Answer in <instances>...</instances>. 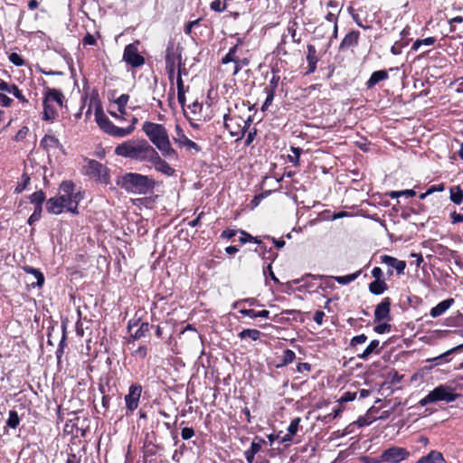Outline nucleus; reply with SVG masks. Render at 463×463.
Segmentation results:
<instances>
[{"label": "nucleus", "mask_w": 463, "mask_h": 463, "mask_svg": "<svg viewBox=\"0 0 463 463\" xmlns=\"http://www.w3.org/2000/svg\"><path fill=\"white\" fill-rule=\"evenodd\" d=\"M81 199L80 193L75 192V184L71 181H63L59 187L58 195L47 201L46 209L52 214H60L64 210L77 213Z\"/></svg>", "instance_id": "1"}, {"label": "nucleus", "mask_w": 463, "mask_h": 463, "mask_svg": "<svg viewBox=\"0 0 463 463\" xmlns=\"http://www.w3.org/2000/svg\"><path fill=\"white\" fill-rule=\"evenodd\" d=\"M142 130L164 157L177 158V153L171 145L168 131L164 125L146 121L142 126Z\"/></svg>", "instance_id": "2"}, {"label": "nucleus", "mask_w": 463, "mask_h": 463, "mask_svg": "<svg viewBox=\"0 0 463 463\" xmlns=\"http://www.w3.org/2000/svg\"><path fill=\"white\" fill-rule=\"evenodd\" d=\"M154 147L145 139H129L115 147V154L131 160L145 162L150 157Z\"/></svg>", "instance_id": "3"}, {"label": "nucleus", "mask_w": 463, "mask_h": 463, "mask_svg": "<svg viewBox=\"0 0 463 463\" xmlns=\"http://www.w3.org/2000/svg\"><path fill=\"white\" fill-rule=\"evenodd\" d=\"M116 184L126 192L134 194H146L156 185L153 178L137 173H127L118 176Z\"/></svg>", "instance_id": "4"}, {"label": "nucleus", "mask_w": 463, "mask_h": 463, "mask_svg": "<svg viewBox=\"0 0 463 463\" xmlns=\"http://www.w3.org/2000/svg\"><path fill=\"white\" fill-rule=\"evenodd\" d=\"M224 127L229 131L230 135L235 137L236 141L241 140L246 130L250 128L251 118H243L239 115L225 114L223 117Z\"/></svg>", "instance_id": "5"}, {"label": "nucleus", "mask_w": 463, "mask_h": 463, "mask_svg": "<svg viewBox=\"0 0 463 463\" xmlns=\"http://www.w3.org/2000/svg\"><path fill=\"white\" fill-rule=\"evenodd\" d=\"M459 395L455 392L454 389L446 384H440L430 391L424 398H422L419 404L420 406H426L429 403L437 402H452Z\"/></svg>", "instance_id": "6"}, {"label": "nucleus", "mask_w": 463, "mask_h": 463, "mask_svg": "<svg viewBox=\"0 0 463 463\" xmlns=\"http://www.w3.org/2000/svg\"><path fill=\"white\" fill-rule=\"evenodd\" d=\"M95 120L99 127L112 137H124L132 133L133 127L119 128L115 126L105 115L101 108L95 110Z\"/></svg>", "instance_id": "7"}, {"label": "nucleus", "mask_w": 463, "mask_h": 463, "mask_svg": "<svg viewBox=\"0 0 463 463\" xmlns=\"http://www.w3.org/2000/svg\"><path fill=\"white\" fill-rule=\"evenodd\" d=\"M411 453L402 447L391 446L383 449L373 463H401L409 458Z\"/></svg>", "instance_id": "8"}, {"label": "nucleus", "mask_w": 463, "mask_h": 463, "mask_svg": "<svg viewBox=\"0 0 463 463\" xmlns=\"http://www.w3.org/2000/svg\"><path fill=\"white\" fill-rule=\"evenodd\" d=\"M165 58L166 67H177V71H184L186 73V70L182 61V47L179 43L170 40L165 49Z\"/></svg>", "instance_id": "9"}, {"label": "nucleus", "mask_w": 463, "mask_h": 463, "mask_svg": "<svg viewBox=\"0 0 463 463\" xmlns=\"http://www.w3.org/2000/svg\"><path fill=\"white\" fill-rule=\"evenodd\" d=\"M86 175L95 178L99 183L106 184H109L110 178L109 168L94 159L88 161L86 165Z\"/></svg>", "instance_id": "10"}, {"label": "nucleus", "mask_w": 463, "mask_h": 463, "mask_svg": "<svg viewBox=\"0 0 463 463\" xmlns=\"http://www.w3.org/2000/svg\"><path fill=\"white\" fill-rule=\"evenodd\" d=\"M123 61L132 67H139L145 63V59L138 52L137 44H128L124 49Z\"/></svg>", "instance_id": "11"}, {"label": "nucleus", "mask_w": 463, "mask_h": 463, "mask_svg": "<svg viewBox=\"0 0 463 463\" xmlns=\"http://www.w3.org/2000/svg\"><path fill=\"white\" fill-rule=\"evenodd\" d=\"M147 161L153 165L156 171L167 176H172L175 173L174 168H172L170 165L159 156L158 152L155 148Z\"/></svg>", "instance_id": "12"}, {"label": "nucleus", "mask_w": 463, "mask_h": 463, "mask_svg": "<svg viewBox=\"0 0 463 463\" xmlns=\"http://www.w3.org/2000/svg\"><path fill=\"white\" fill-rule=\"evenodd\" d=\"M141 392L142 386L139 384H133L129 387L128 393L125 396V402L127 409L130 412L137 409Z\"/></svg>", "instance_id": "13"}, {"label": "nucleus", "mask_w": 463, "mask_h": 463, "mask_svg": "<svg viewBox=\"0 0 463 463\" xmlns=\"http://www.w3.org/2000/svg\"><path fill=\"white\" fill-rule=\"evenodd\" d=\"M391 299L384 298L380 304H378L374 310V321L380 322L382 320L390 321L391 316Z\"/></svg>", "instance_id": "14"}, {"label": "nucleus", "mask_w": 463, "mask_h": 463, "mask_svg": "<svg viewBox=\"0 0 463 463\" xmlns=\"http://www.w3.org/2000/svg\"><path fill=\"white\" fill-rule=\"evenodd\" d=\"M176 137L174 140L176 144L181 146L186 147L188 150L194 149L196 152L200 151V146L194 141L190 140L184 133L183 129L179 125L175 126Z\"/></svg>", "instance_id": "15"}, {"label": "nucleus", "mask_w": 463, "mask_h": 463, "mask_svg": "<svg viewBox=\"0 0 463 463\" xmlns=\"http://www.w3.org/2000/svg\"><path fill=\"white\" fill-rule=\"evenodd\" d=\"M43 100L56 104L59 108L63 107L65 97L61 90L48 88L45 91Z\"/></svg>", "instance_id": "16"}, {"label": "nucleus", "mask_w": 463, "mask_h": 463, "mask_svg": "<svg viewBox=\"0 0 463 463\" xmlns=\"http://www.w3.org/2000/svg\"><path fill=\"white\" fill-rule=\"evenodd\" d=\"M264 443L265 440L261 438L256 437L254 439L250 448L244 452L245 458L248 463H253L255 455L260 451Z\"/></svg>", "instance_id": "17"}, {"label": "nucleus", "mask_w": 463, "mask_h": 463, "mask_svg": "<svg viewBox=\"0 0 463 463\" xmlns=\"http://www.w3.org/2000/svg\"><path fill=\"white\" fill-rule=\"evenodd\" d=\"M381 261H382V263H384V264L395 269L399 275L404 273V269L406 268L405 261L399 260L396 258L388 256V255L381 256Z\"/></svg>", "instance_id": "18"}, {"label": "nucleus", "mask_w": 463, "mask_h": 463, "mask_svg": "<svg viewBox=\"0 0 463 463\" xmlns=\"http://www.w3.org/2000/svg\"><path fill=\"white\" fill-rule=\"evenodd\" d=\"M360 33L358 31L349 32L342 40L339 49L347 50L355 47L358 44Z\"/></svg>", "instance_id": "19"}, {"label": "nucleus", "mask_w": 463, "mask_h": 463, "mask_svg": "<svg viewBox=\"0 0 463 463\" xmlns=\"http://www.w3.org/2000/svg\"><path fill=\"white\" fill-rule=\"evenodd\" d=\"M0 91H5L13 94L16 99H18L23 103H26L28 101L15 84H9L4 80H1Z\"/></svg>", "instance_id": "20"}, {"label": "nucleus", "mask_w": 463, "mask_h": 463, "mask_svg": "<svg viewBox=\"0 0 463 463\" xmlns=\"http://www.w3.org/2000/svg\"><path fill=\"white\" fill-rule=\"evenodd\" d=\"M43 119L45 121H52L58 116V106L54 103H51L48 100L43 101Z\"/></svg>", "instance_id": "21"}, {"label": "nucleus", "mask_w": 463, "mask_h": 463, "mask_svg": "<svg viewBox=\"0 0 463 463\" xmlns=\"http://www.w3.org/2000/svg\"><path fill=\"white\" fill-rule=\"evenodd\" d=\"M454 303L453 298H448L439 302L437 306L430 309V315L432 317H438L444 314Z\"/></svg>", "instance_id": "22"}, {"label": "nucleus", "mask_w": 463, "mask_h": 463, "mask_svg": "<svg viewBox=\"0 0 463 463\" xmlns=\"http://www.w3.org/2000/svg\"><path fill=\"white\" fill-rule=\"evenodd\" d=\"M417 463H446V461L440 452L432 450L427 456L420 458Z\"/></svg>", "instance_id": "23"}, {"label": "nucleus", "mask_w": 463, "mask_h": 463, "mask_svg": "<svg viewBox=\"0 0 463 463\" xmlns=\"http://www.w3.org/2000/svg\"><path fill=\"white\" fill-rule=\"evenodd\" d=\"M239 313L241 314L243 317H249L250 318H257V317H261V318H268L269 317V310H260V311H256L254 309H251V308H241L239 310Z\"/></svg>", "instance_id": "24"}, {"label": "nucleus", "mask_w": 463, "mask_h": 463, "mask_svg": "<svg viewBox=\"0 0 463 463\" xmlns=\"http://www.w3.org/2000/svg\"><path fill=\"white\" fill-rule=\"evenodd\" d=\"M388 78V73L384 70L376 71L373 72L370 79L367 80L366 85L368 88H373L378 82L384 80Z\"/></svg>", "instance_id": "25"}, {"label": "nucleus", "mask_w": 463, "mask_h": 463, "mask_svg": "<svg viewBox=\"0 0 463 463\" xmlns=\"http://www.w3.org/2000/svg\"><path fill=\"white\" fill-rule=\"evenodd\" d=\"M379 345L380 342L378 340L371 341L367 347L364 349V351L362 354H358V357L363 360H366L372 354H379Z\"/></svg>", "instance_id": "26"}, {"label": "nucleus", "mask_w": 463, "mask_h": 463, "mask_svg": "<svg viewBox=\"0 0 463 463\" xmlns=\"http://www.w3.org/2000/svg\"><path fill=\"white\" fill-rule=\"evenodd\" d=\"M24 271L29 273V274H32L34 279H36V281H33L31 282V286L33 287H35V286H38V287H42L44 283V276L43 274L39 270V269H36L34 268H32V267H25L24 268Z\"/></svg>", "instance_id": "27"}, {"label": "nucleus", "mask_w": 463, "mask_h": 463, "mask_svg": "<svg viewBox=\"0 0 463 463\" xmlns=\"http://www.w3.org/2000/svg\"><path fill=\"white\" fill-rule=\"evenodd\" d=\"M388 286L384 280H373L369 284V290L373 295H381L387 290Z\"/></svg>", "instance_id": "28"}, {"label": "nucleus", "mask_w": 463, "mask_h": 463, "mask_svg": "<svg viewBox=\"0 0 463 463\" xmlns=\"http://www.w3.org/2000/svg\"><path fill=\"white\" fill-rule=\"evenodd\" d=\"M129 100V96L128 94L120 95L115 101V105H117V111L120 113V115H126V106Z\"/></svg>", "instance_id": "29"}, {"label": "nucleus", "mask_w": 463, "mask_h": 463, "mask_svg": "<svg viewBox=\"0 0 463 463\" xmlns=\"http://www.w3.org/2000/svg\"><path fill=\"white\" fill-rule=\"evenodd\" d=\"M449 193V198L454 203L460 204L463 202V191L459 185L451 187Z\"/></svg>", "instance_id": "30"}, {"label": "nucleus", "mask_w": 463, "mask_h": 463, "mask_svg": "<svg viewBox=\"0 0 463 463\" xmlns=\"http://www.w3.org/2000/svg\"><path fill=\"white\" fill-rule=\"evenodd\" d=\"M361 272H362V270H358V271H356L354 273L348 274V275H345V276L334 277V279L335 281H337L339 284L346 285V284H349L352 281L355 280L359 277Z\"/></svg>", "instance_id": "31"}, {"label": "nucleus", "mask_w": 463, "mask_h": 463, "mask_svg": "<svg viewBox=\"0 0 463 463\" xmlns=\"http://www.w3.org/2000/svg\"><path fill=\"white\" fill-rule=\"evenodd\" d=\"M238 336L241 339H244L246 337L251 338L253 341H257L260 337V332L257 329H243L239 333Z\"/></svg>", "instance_id": "32"}, {"label": "nucleus", "mask_w": 463, "mask_h": 463, "mask_svg": "<svg viewBox=\"0 0 463 463\" xmlns=\"http://www.w3.org/2000/svg\"><path fill=\"white\" fill-rule=\"evenodd\" d=\"M41 146H43L44 148H49V147H59V146H61V144L55 137L46 135L42 139Z\"/></svg>", "instance_id": "33"}, {"label": "nucleus", "mask_w": 463, "mask_h": 463, "mask_svg": "<svg viewBox=\"0 0 463 463\" xmlns=\"http://www.w3.org/2000/svg\"><path fill=\"white\" fill-rule=\"evenodd\" d=\"M435 43L436 39L434 37H427L422 40L418 39L413 43L411 49L413 51H418L422 45L430 46L433 45Z\"/></svg>", "instance_id": "34"}, {"label": "nucleus", "mask_w": 463, "mask_h": 463, "mask_svg": "<svg viewBox=\"0 0 463 463\" xmlns=\"http://www.w3.org/2000/svg\"><path fill=\"white\" fill-rule=\"evenodd\" d=\"M30 201L35 206H43V203L45 201V194L42 190L37 191L30 196Z\"/></svg>", "instance_id": "35"}, {"label": "nucleus", "mask_w": 463, "mask_h": 463, "mask_svg": "<svg viewBox=\"0 0 463 463\" xmlns=\"http://www.w3.org/2000/svg\"><path fill=\"white\" fill-rule=\"evenodd\" d=\"M295 358H296V354L292 350H290V349L285 350L283 352V354L281 357L282 363L280 364H279L278 367L291 364L295 360Z\"/></svg>", "instance_id": "36"}, {"label": "nucleus", "mask_w": 463, "mask_h": 463, "mask_svg": "<svg viewBox=\"0 0 463 463\" xmlns=\"http://www.w3.org/2000/svg\"><path fill=\"white\" fill-rule=\"evenodd\" d=\"M151 326L144 322L140 325L139 328L135 332V334L132 335L134 339H140L141 337H144L150 330Z\"/></svg>", "instance_id": "37"}, {"label": "nucleus", "mask_w": 463, "mask_h": 463, "mask_svg": "<svg viewBox=\"0 0 463 463\" xmlns=\"http://www.w3.org/2000/svg\"><path fill=\"white\" fill-rule=\"evenodd\" d=\"M307 63H317L318 58L317 56V49L314 45L308 44L307 46Z\"/></svg>", "instance_id": "38"}, {"label": "nucleus", "mask_w": 463, "mask_h": 463, "mask_svg": "<svg viewBox=\"0 0 463 463\" xmlns=\"http://www.w3.org/2000/svg\"><path fill=\"white\" fill-rule=\"evenodd\" d=\"M19 422L20 419L17 412L15 411H10L8 420L6 421L7 426L14 429L19 425Z\"/></svg>", "instance_id": "39"}, {"label": "nucleus", "mask_w": 463, "mask_h": 463, "mask_svg": "<svg viewBox=\"0 0 463 463\" xmlns=\"http://www.w3.org/2000/svg\"><path fill=\"white\" fill-rule=\"evenodd\" d=\"M402 195L413 197L416 195V192L412 189H408V190H402V191H392L389 193V196L391 198H398Z\"/></svg>", "instance_id": "40"}, {"label": "nucleus", "mask_w": 463, "mask_h": 463, "mask_svg": "<svg viewBox=\"0 0 463 463\" xmlns=\"http://www.w3.org/2000/svg\"><path fill=\"white\" fill-rule=\"evenodd\" d=\"M291 152L293 153V156H288V159L291 163L294 164V165H298L299 163V157L302 152V149L299 147L291 146Z\"/></svg>", "instance_id": "41"}, {"label": "nucleus", "mask_w": 463, "mask_h": 463, "mask_svg": "<svg viewBox=\"0 0 463 463\" xmlns=\"http://www.w3.org/2000/svg\"><path fill=\"white\" fill-rule=\"evenodd\" d=\"M249 64V60L247 58L239 59L237 57L236 61H234V70H233V75H237L239 71L245 66Z\"/></svg>", "instance_id": "42"}, {"label": "nucleus", "mask_w": 463, "mask_h": 463, "mask_svg": "<svg viewBox=\"0 0 463 463\" xmlns=\"http://www.w3.org/2000/svg\"><path fill=\"white\" fill-rule=\"evenodd\" d=\"M42 211H43V206H35L33 213L28 219V223L30 225H32L33 222L39 221V219L41 218Z\"/></svg>", "instance_id": "43"}, {"label": "nucleus", "mask_w": 463, "mask_h": 463, "mask_svg": "<svg viewBox=\"0 0 463 463\" xmlns=\"http://www.w3.org/2000/svg\"><path fill=\"white\" fill-rule=\"evenodd\" d=\"M300 421H301V419L299 417L293 419L291 420L289 426L288 427V431L290 434L296 435L298 430Z\"/></svg>", "instance_id": "44"}, {"label": "nucleus", "mask_w": 463, "mask_h": 463, "mask_svg": "<svg viewBox=\"0 0 463 463\" xmlns=\"http://www.w3.org/2000/svg\"><path fill=\"white\" fill-rule=\"evenodd\" d=\"M9 61L15 66H23L24 64L23 58L16 52H12L9 55Z\"/></svg>", "instance_id": "45"}, {"label": "nucleus", "mask_w": 463, "mask_h": 463, "mask_svg": "<svg viewBox=\"0 0 463 463\" xmlns=\"http://www.w3.org/2000/svg\"><path fill=\"white\" fill-rule=\"evenodd\" d=\"M266 93H267V98L262 105V110L266 109L268 107H269L273 101V99H274V93L273 92V90H268V88H266Z\"/></svg>", "instance_id": "46"}, {"label": "nucleus", "mask_w": 463, "mask_h": 463, "mask_svg": "<svg viewBox=\"0 0 463 463\" xmlns=\"http://www.w3.org/2000/svg\"><path fill=\"white\" fill-rule=\"evenodd\" d=\"M367 340V336L364 334L355 335L351 339L350 345L355 346L357 345H362L365 343Z\"/></svg>", "instance_id": "47"}, {"label": "nucleus", "mask_w": 463, "mask_h": 463, "mask_svg": "<svg viewBox=\"0 0 463 463\" xmlns=\"http://www.w3.org/2000/svg\"><path fill=\"white\" fill-rule=\"evenodd\" d=\"M391 325L388 324V323H383V324H379L377 326H374V331L377 333V334H384V333H389L391 331Z\"/></svg>", "instance_id": "48"}, {"label": "nucleus", "mask_w": 463, "mask_h": 463, "mask_svg": "<svg viewBox=\"0 0 463 463\" xmlns=\"http://www.w3.org/2000/svg\"><path fill=\"white\" fill-rule=\"evenodd\" d=\"M226 8L225 4H222L221 0H214L211 3V9L215 12H222Z\"/></svg>", "instance_id": "49"}, {"label": "nucleus", "mask_w": 463, "mask_h": 463, "mask_svg": "<svg viewBox=\"0 0 463 463\" xmlns=\"http://www.w3.org/2000/svg\"><path fill=\"white\" fill-rule=\"evenodd\" d=\"M185 74L184 71H177L176 74V86H177V92H185L184 81L182 80V75Z\"/></svg>", "instance_id": "50"}, {"label": "nucleus", "mask_w": 463, "mask_h": 463, "mask_svg": "<svg viewBox=\"0 0 463 463\" xmlns=\"http://www.w3.org/2000/svg\"><path fill=\"white\" fill-rule=\"evenodd\" d=\"M181 436L183 439H189L194 436V430L193 428L185 427L182 429Z\"/></svg>", "instance_id": "51"}, {"label": "nucleus", "mask_w": 463, "mask_h": 463, "mask_svg": "<svg viewBox=\"0 0 463 463\" xmlns=\"http://www.w3.org/2000/svg\"><path fill=\"white\" fill-rule=\"evenodd\" d=\"M29 132V128L27 127H23L15 135L14 140L21 141L25 138L27 133Z\"/></svg>", "instance_id": "52"}, {"label": "nucleus", "mask_w": 463, "mask_h": 463, "mask_svg": "<svg viewBox=\"0 0 463 463\" xmlns=\"http://www.w3.org/2000/svg\"><path fill=\"white\" fill-rule=\"evenodd\" d=\"M240 233L241 235L240 237V241L242 244H244L246 242H249V241H251L253 240V237L250 233L246 232L245 231L241 230Z\"/></svg>", "instance_id": "53"}, {"label": "nucleus", "mask_w": 463, "mask_h": 463, "mask_svg": "<svg viewBox=\"0 0 463 463\" xmlns=\"http://www.w3.org/2000/svg\"><path fill=\"white\" fill-rule=\"evenodd\" d=\"M355 397H356L355 392H347L344 393V395L340 398V402H352L355 399Z\"/></svg>", "instance_id": "54"}, {"label": "nucleus", "mask_w": 463, "mask_h": 463, "mask_svg": "<svg viewBox=\"0 0 463 463\" xmlns=\"http://www.w3.org/2000/svg\"><path fill=\"white\" fill-rule=\"evenodd\" d=\"M288 33L290 34V36L292 38V41L294 43H300V39L297 38V29L295 28V24L293 25H291V26H288Z\"/></svg>", "instance_id": "55"}, {"label": "nucleus", "mask_w": 463, "mask_h": 463, "mask_svg": "<svg viewBox=\"0 0 463 463\" xmlns=\"http://www.w3.org/2000/svg\"><path fill=\"white\" fill-rule=\"evenodd\" d=\"M22 178H23V183H22V184H19V185L16 187V189H15L18 193H21L24 189H25L26 185H27V184H29V182H30V177H29L28 175H23Z\"/></svg>", "instance_id": "56"}, {"label": "nucleus", "mask_w": 463, "mask_h": 463, "mask_svg": "<svg viewBox=\"0 0 463 463\" xmlns=\"http://www.w3.org/2000/svg\"><path fill=\"white\" fill-rule=\"evenodd\" d=\"M445 189V184L443 183L438 184V185H431L428 190L427 194H433L435 192H442Z\"/></svg>", "instance_id": "57"}, {"label": "nucleus", "mask_w": 463, "mask_h": 463, "mask_svg": "<svg viewBox=\"0 0 463 463\" xmlns=\"http://www.w3.org/2000/svg\"><path fill=\"white\" fill-rule=\"evenodd\" d=\"M451 222L456 224L458 222H463V214L453 212L450 213Z\"/></svg>", "instance_id": "58"}, {"label": "nucleus", "mask_w": 463, "mask_h": 463, "mask_svg": "<svg viewBox=\"0 0 463 463\" xmlns=\"http://www.w3.org/2000/svg\"><path fill=\"white\" fill-rule=\"evenodd\" d=\"M83 44L84 45H94L96 43V39L94 38V36L90 33H87L83 40Z\"/></svg>", "instance_id": "59"}, {"label": "nucleus", "mask_w": 463, "mask_h": 463, "mask_svg": "<svg viewBox=\"0 0 463 463\" xmlns=\"http://www.w3.org/2000/svg\"><path fill=\"white\" fill-rule=\"evenodd\" d=\"M12 99L4 93H0V104L4 107L11 106Z\"/></svg>", "instance_id": "60"}, {"label": "nucleus", "mask_w": 463, "mask_h": 463, "mask_svg": "<svg viewBox=\"0 0 463 463\" xmlns=\"http://www.w3.org/2000/svg\"><path fill=\"white\" fill-rule=\"evenodd\" d=\"M372 275L375 279V280H383L382 278H383V270L381 268H379V267L373 268L372 270Z\"/></svg>", "instance_id": "61"}, {"label": "nucleus", "mask_w": 463, "mask_h": 463, "mask_svg": "<svg viewBox=\"0 0 463 463\" xmlns=\"http://www.w3.org/2000/svg\"><path fill=\"white\" fill-rule=\"evenodd\" d=\"M246 304H248L250 307L255 306V305H258V300L250 298L242 299L237 303V305H240V306H244Z\"/></svg>", "instance_id": "62"}, {"label": "nucleus", "mask_w": 463, "mask_h": 463, "mask_svg": "<svg viewBox=\"0 0 463 463\" xmlns=\"http://www.w3.org/2000/svg\"><path fill=\"white\" fill-rule=\"evenodd\" d=\"M324 317H325V313L321 310H317V311H316V313L314 315V321L317 325H322Z\"/></svg>", "instance_id": "63"}, {"label": "nucleus", "mask_w": 463, "mask_h": 463, "mask_svg": "<svg viewBox=\"0 0 463 463\" xmlns=\"http://www.w3.org/2000/svg\"><path fill=\"white\" fill-rule=\"evenodd\" d=\"M236 233H237L236 230L227 229L222 232L221 236L222 238L231 239V238L234 237L236 235Z\"/></svg>", "instance_id": "64"}]
</instances>
